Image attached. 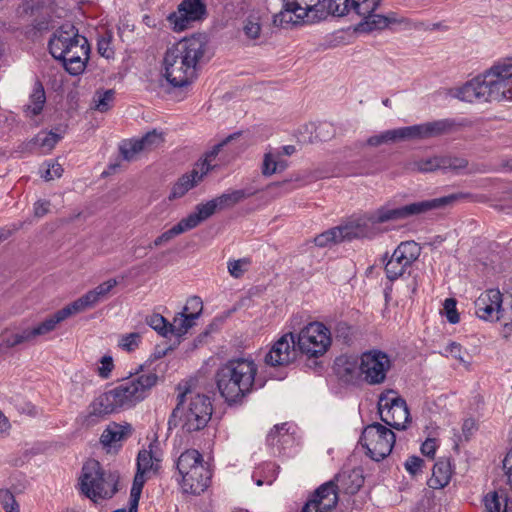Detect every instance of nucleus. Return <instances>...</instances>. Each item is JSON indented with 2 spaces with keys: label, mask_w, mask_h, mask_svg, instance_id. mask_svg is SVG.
Wrapping results in <instances>:
<instances>
[{
  "label": "nucleus",
  "mask_w": 512,
  "mask_h": 512,
  "mask_svg": "<svg viewBox=\"0 0 512 512\" xmlns=\"http://www.w3.org/2000/svg\"><path fill=\"white\" fill-rule=\"evenodd\" d=\"M467 194L455 193L440 198L419 201L392 208L385 205L372 213L366 214L357 220L350 221L345 225L338 226L341 242L356 238L369 237L372 234V225L388 221L405 219L414 215L423 214L427 211L440 209L453 205L459 199L465 198Z\"/></svg>",
  "instance_id": "1"
},
{
  "label": "nucleus",
  "mask_w": 512,
  "mask_h": 512,
  "mask_svg": "<svg viewBox=\"0 0 512 512\" xmlns=\"http://www.w3.org/2000/svg\"><path fill=\"white\" fill-rule=\"evenodd\" d=\"M208 41L205 35L197 34L184 38L168 47L164 59V76L175 87L190 84L197 76L198 67L205 60Z\"/></svg>",
  "instance_id": "2"
},
{
  "label": "nucleus",
  "mask_w": 512,
  "mask_h": 512,
  "mask_svg": "<svg viewBox=\"0 0 512 512\" xmlns=\"http://www.w3.org/2000/svg\"><path fill=\"white\" fill-rule=\"evenodd\" d=\"M457 98L466 102L512 100V65L509 58L495 62L481 75L457 90Z\"/></svg>",
  "instance_id": "3"
},
{
  "label": "nucleus",
  "mask_w": 512,
  "mask_h": 512,
  "mask_svg": "<svg viewBox=\"0 0 512 512\" xmlns=\"http://www.w3.org/2000/svg\"><path fill=\"white\" fill-rule=\"evenodd\" d=\"M155 373L142 374L122 380L114 388L99 395L90 404V416L103 417L122 409H129L143 401L156 385Z\"/></svg>",
  "instance_id": "4"
},
{
  "label": "nucleus",
  "mask_w": 512,
  "mask_h": 512,
  "mask_svg": "<svg viewBox=\"0 0 512 512\" xmlns=\"http://www.w3.org/2000/svg\"><path fill=\"white\" fill-rule=\"evenodd\" d=\"M177 389V404L168 419V429L181 427L187 433L204 429L213 412L210 397L196 392L187 382L179 384Z\"/></svg>",
  "instance_id": "5"
},
{
  "label": "nucleus",
  "mask_w": 512,
  "mask_h": 512,
  "mask_svg": "<svg viewBox=\"0 0 512 512\" xmlns=\"http://www.w3.org/2000/svg\"><path fill=\"white\" fill-rule=\"evenodd\" d=\"M258 366L252 358L238 357L222 364L215 374L217 389L229 404L238 403L255 386Z\"/></svg>",
  "instance_id": "6"
},
{
  "label": "nucleus",
  "mask_w": 512,
  "mask_h": 512,
  "mask_svg": "<svg viewBox=\"0 0 512 512\" xmlns=\"http://www.w3.org/2000/svg\"><path fill=\"white\" fill-rule=\"evenodd\" d=\"M51 55L62 62L71 75L81 74L89 60L90 46L85 36L71 23L61 25L49 40Z\"/></svg>",
  "instance_id": "7"
},
{
  "label": "nucleus",
  "mask_w": 512,
  "mask_h": 512,
  "mask_svg": "<svg viewBox=\"0 0 512 512\" xmlns=\"http://www.w3.org/2000/svg\"><path fill=\"white\" fill-rule=\"evenodd\" d=\"M119 475L106 471L96 460L87 461L82 468L80 488L82 493L97 502L99 499L111 498L117 492Z\"/></svg>",
  "instance_id": "8"
},
{
  "label": "nucleus",
  "mask_w": 512,
  "mask_h": 512,
  "mask_svg": "<svg viewBox=\"0 0 512 512\" xmlns=\"http://www.w3.org/2000/svg\"><path fill=\"white\" fill-rule=\"evenodd\" d=\"M296 344L302 354L318 358L324 355L331 345L330 331L320 322L309 323L296 337Z\"/></svg>",
  "instance_id": "9"
},
{
  "label": "nucleus",
  "mask_w": 512,
  "mask_h": 512,
  "mask_svg": "<svg viewBox=\"0 0 512 512\" xmlns=\"http://www.w3.org/2000/svg\"><path fill=\"white\" fill-rule=\"evenodd\" d=\"M360 442L373 460L380 461L391 453L395 434L382 424L373 423L364 428Z\"/></svg>",
  "instance_id": "10"
},
{
  "label": "nucleus",
  "mask_w": 512,
  "mask_h": 512,
  "mask_svg": "<svg viewBox=\"0 0 512 512\" xmlns=\"http://www.w3.org/2000/svg\"><path fill=\"white\" fill-rule=\"evenodd\" d=\"M381 420L395 429L406 428L409 421V410L406 401L396 392L389 390L381 394L378 403Z\"/></svg>",
  "instance_id": "11"
},
{
  "label": "nucleus",
  "mask_w": 512,
  "mask_h": 512,
  "mask_svg": "<svg viewBox=\"0 0 512 512\" xmlns=\"http://www.w3.org/2000/svg\"><path fill=\"white\" fill-rule=\"evenodd\" d=\"M390 357L383 351L373 349L361 355L359 370L369 385L382 384L391 368Z\"/></svg>",
  "instance_id": "12"
},
{
  "label": "nucleus",
  "mask_w": 512,
  "mask_h": 512,
  "mask_svg": "<svg viewBox=\"0 0 512 512\" xmlns=\"http://www.w3.org/2000/svg\"><path fill=\"white\" fill-rule=\"evenodd\" d=\"M420 253L421 248L416 242L405 241L400 243L385 265L387 278L396 280L401 277L405 270L418 259Z\"/></svg>",
  "instance_id": "13"
},
{
  "label": "nucleus",
  "mask_w": 512,
  "mask_h": 512,
  "mask_svg": "<svg viewBox=\"0 0 512 512\" xmlns=\"http://www.w3.org/2000/svg\"><path fill=\"white\" fill-rule=\"evenodd\" d=\"M453 119H440L422 124L407 126L409 140H425L454 133L463 127Z\"/></svg>",
  "instance_id": "14"
},
{
  "label": "nucleus",
  "mask_w": 512,
  "mask_h": 512,
  "mask_svg": "<svg viewBox=\"0 0 512 512\" xmlns=\"http://www.w3.org/2000/svg\"><path fill=\"white\" fill-rule=\"evenodd\" d=\"M206 16V5L203 0H183L177 9L168 16V21L175 31H184L192 22L200 21Z\"/></svg>",
  "instance_id": "15"
},
{
  "label": "nucleus",
  "mask_w": 512,
  "mask_h": 512,
  "mask_svg": "<svg viewBox=\"0 0 512 512\" xmlns=\"http://www.w3.org/2000/svg\"><path fill=\"white\" fill-rule=\"evenodd\" d=\"M296 337L293 333L281 336L265 356V363L269 366H286L296 360Z\"/></svg>",
  "instance_id": "16"
},
{
  "label": "nucleus",
  "mask_w": 512,
  "mask_h": 512,
  "mask_svg": "<svg viewBox=\"0 0 512 512\" xmlns=\"http://www.w3.org/2000/svg\"><path fill=\"white\" fill-rule=\"evenodd\" d=\"M338 490L334 481H328L321 485L312 499H310L302 508L301 512H329L338 502Z\"/></svg>",
  "instance_id": "17"
},
{
  "label": "nucleus",
  "mask_w": 512,
  "mask_h": 512,
  "mask_svg": "<svg viewBox=\"0 0 512 512\" xmlns=\"http://www.w3.org/2000/svg\"><path fill=\"white\" fill-rule=\"evenodd\" d=\"M118 283L117 279L111 278L99 284L94 289L89 290L84 295L70 303L71 308L76 314L94 308L98 303L108 299L110 292L118 285Z\"/></svg>",
  "instance_id": "18"
},
{
  "label": "nucleus",
  "mask_w": 512,
  "mask_h": 512,
  "mask_svg": "<svg viewBox=\"0 0 512 512\" xmlns=\"http://www.w3.org/2000/svg\"><path fill=\"white\" fill-rule=\"evenodd\" d=\"M501 293L497 289H489L475 301L476 315L483 320L499 321Z\"/></svg>",
  "instance_id": "19"
},
{
  "label": "nucleus",
  "mask_w": 512,
  "mask_h": 512,
  "mask_svg": "<svg viewBox=\"0 0 512 512\" xmlns=\"http://www.w3.org/2000/svg\"><path fill=\"white\" fill-rule=\"evenodd\" d=\"M178 479L183 492L191 494H200L209 485L211 472L206 465H198L194 470L187 474L179 475Z\"/></svg>",
  "instance_id": "20"
},
{
  "label": "nucleus",
  "mask_w": 512,
  "mask_h": 512,
  "mask_svg": "<svg viewBox=\"0 0 512 512\" xmlns=\"http://www.w3.org/2000/svg\"><path fill=\"white\" fill-rule=\"evenodd\" d=\"M74 314H76L75 311H73L71 305L68 304L62 309L56 311L54 314L49 315L37 325L28 327L33 341H35L38 337L45 336L53 332L61 322Z\"/></svg>",
  "instance_id": "21"
},
{
  "label": "nucleus",
  "mask_w": 512,
  "mask_h": 512,
  "mask_svg": "<svg viewBox=\"0 0 512 512\" xmlns=\"http://www.w3.org/2000/svg\"><path fill=\"white\" fill-rule=\"evenodd\" d=\"M133 432L131 424L111 422L104 429L100 437V443L104 447L116 448L127 440Z\"/></svg>",
  "instance_id": "22"
},
{
  "label": "nucleus",
  "mask_w": 512,
  "mask_h": 512,
  "mask_svg": "<svg viewBox=\"0 0 512 512\" xmlns=\"http://www.w3.org/2000/svg\"><path fill=\"white\" fill-rule=\"evenodd\" d=\"M363 20L358 24L357 30L361 32H371L374 30H383L392 24H400L404 20L399 19L395 13L387 15L374 14V12L362 17Z\"/></svg>",
  "instance_id": "23"
},
{
  "label": "nucleus",
  "mask_w": 512,
  "mask_h": 512,
  "mask_svg": "<svg viewBox=\"0 0 512 512\" xmlns=\"http://www.w3.org/2000/svg\"><path fill=\"white\" fill-rule=\"evenodd\" d=\"M334 485L339 492L356 493L364 483L360 470H344L335 475Z\"/></svg>",
  "instance_id": "24"
},
{
  "label": "nucleus",
  "mask_w": 512,
  "mask_h": 512,
  "mask_svg": "<svg viewBox=\"0 0 512 512\" xmlns=\"http://www.w3.org/2000/svg\"><path fill=\"white\" fill-rule=\"evenodd\" d=\"M218 209L219 207L215 199H212L206 203L198 204L195 208V211L190 213L187 217L181 219V221L189 231L197 227L201 222L211 217Z\"/></svg>",
  "instance_id": "25"
},
{
  "label": "nucleus",
  "mask_w": 512,
  "mask_h": 512,
  "mask_svg": "<svg viewBox=\"0 0 512 512\" xmlns=\"http://www.w3.org/2000/svg\"><path fill=\"white\" fill-rule=\"evenodd\" d=\"M218 209L219 207L215 199H212L206 203L198 204L195 208V211L190 213L187 217L181 219V221L189 231L197 227L201 222L211 217Z\"/></svg>",
  "instance_id": "26"
},
{
  "label": "nucleus",
  "mask_w": 512,
  "mask_h": 512,
  "mask_svg": "<svg viewBox=\"0 0 512 512\" xmlns=\"http://www.w3.org/2000/svg\"><path fill=\"white\" fill-rule=\"evenodd\" d=\"M451 475L452 468L450 460L448 458H441L434 464L429 486L433 489L443 488L449 483Z\"/></svg>",
  "instance_id": "27"
},
{
  "label": "nucleus",
  "mask_w": 512,
  "mask_h": 512,
  "mask_svg": "<svg viewBox=\"0 0 512 512\" xmlns=\"http://www.w3.org/2000/svg\"><path fill=\"white\" fill-rule=\"evenodd\" d=\"M403 140H409L407 126L386 130L380 134L373 135L367 139L366 143L368 146L377 147L383 144H391Z\"/></svg>",
  "instance_id": "28"
},
{
  "label": "nucleus",
  "mask_w": 512,
  "mask_h": 512,
  "mask_svg": "<svg viewBox=\"0 0 512 512\" xmlns=\"http://www.w3.org/2000/svg\"><path fill=\"white\" fill-rule=\"evenodd\" d=\"M34 342L29 328H24L19 332L5 330L0 334V350L2 348H12L23 343Z\"/></svg>",
  "instance_id": "29"
},
{
  "label": "nucleus",
  "mask_w": 512,
  "mask_h": 512,
  "mask_svg": "<svg viewBox=\"0 0 512 512\" xmlns=\"http://www.w3.org/2000/svg\"><path fill=\"white\" fill-rule=\"evenodd\" d=\"M198 465H205L202 455L195 449H188L178 457L176 467L179 475L187 474Z\"/></svg>",
  "instance_id": "30"
},
{
  "label": "nucleus",
  "mask_w": 512,
  "mask_h": 512,
  "mask_svg": "<svg viewBox=\"0 0 512 512\" xmlns=\"http://www.w3.org/2000/svg\"><path fill=\"white\" fill-rule=\"evenodd\" d=\"M45 91L41 83L37 82L34 86L33 92L29 98V104L25 107V112L27 116H36L38 115L44 107L45 104Z\"/></svg>",
  "instance_id": "31"
},
{
  "label": "nucleus",
  "mask_w": 512,
  "mask_h": 512,
  "mask_svg": "<svg viewBox=\"0 0 512 512\" xmlns=\"http://www.w3.org/2000/svg\"><path fill=\"white\" fill-rule=\"evenodd\" d=\"M323 5V19L328 15L344 16L351 12L350 0H321Z\"/></svg>",
  "instance_id": "32"
},
{
  "label": "nucleus",
  "mask_w": 512,
  "mask_h": 512,
  "mask_svg": "<svg viewBox=\"0 0 512 512\" xmlns=\"http://www.w3.org/2000/svg\"><path fill=\"white\" fill-rule=\"evenodd\" d=\"M195 321L196 318L182 311L174 317L173 323L169 325L170 333L180 337L195 325Z\"/></svg>",
  "instance_id": "33"
},
{
  "label": "nucleus",
  "mask_w": 512,
  "mask_h": 512,
  "mask_svg": "<svg viewBox=\"0 0 512 512\" xmlns=\"http://www.w3.org/2000/svg\"><path fill=\"white\" fill-rule=\"evenodd\" d=\"M198 175L196 171H191L188 174L183 175L179 180L174 184L171 192L172 198H180L185 195L190 189L195 187L199 181L197 180Z\"/></svg>",
  "instance_id": "34"
},
{
  "label": "nucleus",
  "mask_w": 512,
  "mask_h": 512,
  "mask_svg": "<svg viewBox=\"0 0 512 512\" xmlns=\"http://www.w3.org/2000/svg\"><path fill=\"white\" fill-rule=\"evenodd\" d=\"M145 474L146 473L137 470V473L134 477L130 493L129 512H137V507L141 496L142 488L146 481Z\"/></svg>",
  "instance_id": "35"
},
{
  "label": "nucleus",
  "mask_w": 512,
  "mask_h": 512,
  "mask_svg": "<svg viewBox=\"0 0 512 512\" xmlns=\"http://www.w3.org/2000/svg\"><path fill=\"white\" fill-rule=\"evenodd\" d=\"M484 512H507V499L497 492L488 493L484 498Z\"/></svg>",
  "instance_id": "36"
},
{
  "label": "nucleus",
  "mask_w": 512,
  "mask_h": 512,
  "mask_svg": "<svg viewBox=\"0 0 512 512\" xmlns=\"http://www.w3.org/2000/svg\"><path fill=\"white\" fill-rule=\"evenodd\" d=\"M248 196L249 194H247L245 190L241 189L224 193L214 199L219 207V210H222L234 206Z\"/></svg>",
  "instance_id": "37"
},
{
  "label": "nucleus",
  "mask_w": 512,
  "mask_h": 512,
  "mask_svg": "<svg viewBox=\"0 0 512 512\" xmlns=\"http://www.w3.org/2000/svg\"><path fill=\"white\" fill-rule=\"evenodd\" d=\"M188 231L184 226L183 222L180 220L176 225H174L169 230L163 232L160 236H158L151 244H149L148 248L153 249L155 247H159L163 244L170 242L174 237Z\"/></svg>",
  "instance_id": "38"
},
{
  "label": "nucleus",
  "mask_w": 512,
  "mask_h": 512,
  "mask_svg": "<svg viewBox=\"0 0 512 512\" xmlns=\"http://www.w3.org/2000/svg\"><path fill=\"white\" fill-rule=\"evenodd\" d=\"M351 12L360 17L367 16L374 12L380 5L381 0H350Z\"/></svg>",
  "instance_id": "39"
},
{
  "label": "nucleus",
  "mask_w": 512,
  "mask_h": 512,
  "mask_svg": "<svg viewBox=\"0 0 512 512\" xmlns=\"http://www.w3.org/2000/svg\"><path fill=\"white\" fill-rule=\"evenodd\" d=\"M468 167V160L462 157L444 155L440 156V170L459 172Z\"/></svg>",
  "instance_id": "40"
},
{
  "label": "nucleus",
  "mask_w": 512,
  "mask_h": 512,
  "mask_svg": "<svg viewBox=\"0 0 512 512\" xmlns=\"http://www.w3.org/2000/svg\"><path fill=\"white\" fill-rule=\"evenodd\" d=\"M61 139V135L50 132H40L33 139V143L44 151H51L58 141Z\"/></svg>",
  "instance_id": "41"
},
{
  "label": "nucleus",
  "mask_w": 512,
  "mask_h": 512,
  "mask_svg": "<svg viewBox=\"0 0 512 512\" xmlns=\"http://www.w3.org/2000/svg\"><path fill=\"white\" fill-rule=\"evenodd\" d=\"M115 92L112 89L98 91L93 97L94 108L100 112H106L110 109L114 100Z\"/></svg>",
  "instance_id": "42"
},
{
  "label": "nucleus",
  "mask_w": 512,
  "mask_h": 512,
  "mask_svg": "<svg viewBox=\"0 0 512 512\" xmlns=\"http://www.w3.org/2000/svg\"><path fill=\"white\" fill-rule=\"evenodd\" d=\"M499 321H502L505 327H512V293L504 296L501 294Z\"/></svg>",
  "instance_id": "43"
},
{
  "label": "nucleus",
  "mask_w": 512,
  "mask_h": 512,
  "mask_svg": "<svg viewBox=\"0 0 512 512\" xmlns=\"http://www.w3.org/2000/svg\"><path fill=\"white\" fill-rule=\"evenodd\" d=\"M337 373L341 378H344L346 381H350L353 379L356 364L353 361H350L347 357H339L336 360Z\"/></svg>",
  "instance_id": "44"
},
{
  "label": "nucleus",
  "mask_w": 512,
  "mask_h": 512,
  "mask_svg": "<svg viewBox=\"0 0 512 512\" xmlns=\"http://www.w3.org/2000/svg\"><path fill=\"white\" fill-rule=\"evenodd\" d=\"M411 169L418 172H433L440 170V156L420 159L412 163Z\"/></svg>",
  "instance_id": "45"
},
{
  "label": "nucleus",
  "mask_w": 512,
  "mask_h": 512,
  "mask_svg": "<svg viewBox=\"0 0 512 512\" xmlns=\"http://www.w3.org/2000/svg\"><path fill=\"white\" fill-rule=\"evenodd\" d=\"M120 151L123 158L127 161H132L135 159L136 155L142 151H145L140 139L130 140L124 142L120 146Z\"/></svg>",
  "instance_id": "46"
},
{
  "label": "nucleus",
  "mask_w": 512,
  "mask_h": 512,
  "mask_svg": "<svg viewBox=\"0 0 512 512\" xmlns=\"http://www.w3.org/2000/svg\"><path fill=\"white\" fill-rule=\"evenodd\" d=\"M142 146L145 151H150L163 144L164 134L156 129L149 131L142 138H140Z\"/></svg>",
  "instance_id": "47"
},
{
  "label": "nucleus",
  "mask_w": 512,
  "mask_h": 512,
  "mask_svg": "<svg viewBox=\"0 0 512 512\" xmlns=\"http://www.w3.org/2000/svg\"><path fill=\"white\" fill-rule=\"evenodd\" d=\"M339 242H341V239L338 227L329 229L314 238L315 245L319 247H326Z\"/></svg>",
  "instance_id": "48"
},
{
  "label": "nucleus",
  "mask_w": 512,
  "mask_h": 512,
  "mask_svg": "<svg viewBox=\"0 0 512 512\" xmlns=\"http://www.w3.org/2000/svg\"><path fill=\"white\" fill-rule=\"evenodd\" d=\"M140 342L141 334L138 332H132L122 335L118 341V346L127 352H132L139 347Z\"/></svg>",
  "instance_id": "49"
},
{
  "label": "nucleus",
  "mask_w": 512,
  "mask_h": 512,
  "mask_svg": "<svg viewBox=\"0 0 512 512\" xmlns=\"http://www.w3.org/2000/svg\"><path fill=\"white\" fill-rule=\"evenodd\" d=\"M148 325L162 336L170 333V323L160 314H153L147 319Z\"/></svg>",
  "instance_id": "50"
},
{
  "label": "nucleus",
  "mask_w": 512,
  "mask_h": 512,
  "mask_svg": "<svg viewBox=\"0 0 512 512\" xmlns=\"http://www.w3.org/2000/svg\"><path fill=\"white\" fill-rule=\"evenodd\" d=\"M157 461L151 451L141 450L137 457V470L147 473L154 468V462Z\"/></svg>",
  "instance_id": "51"
},
{
  "label": "nucleus",
  "mask_w": 512,
  "mask_h": 512,
  "mask_svg": "<svg viewBox=\"0 0 512 512\" xmlns=\"http://www.w3.org/2000/svg\"><path fill=\"white\" fill-rule=\"evenodd\" d=\"M250 260L242 258L238 260H231L228 262V271L234 278H240L248 270Z\"/></svg>",
  "instance_id": "52"
},
{
  "label": "nucleus",
  "mask_w": 512,
  "mask_h": 512,
  "mask_svg": "<svg viewBox=\"0 0 512 512\" xmlns=\"http://www.w3.org/2000/svg\"><path fill=\"white\" fill-rule=\"evenodd\" d=\"M261 173L265 177H270L277 173L276 154L272 152H266L264 154L261 165Z\"/></svg>",
  "instance_id": "53"
},
{
  "label": "nucleus",
  "mask_w": 512,
  "mask_h": 512,
  "mask_svg": "<svg viewBox=\"0 0 512 512\" xmlns=\"http://www.w3.org/2000/svg\"><path fill=\"white\" fill-rule=\"evenodd\" d=\"M111 38L112 36L110 33H105L98 39L97 43L98 53L106 59H110L114 56V50L111 47Z\"/></svg>",
  "instance_id": "54"
},
{
  "label": "nucleus",
  "mask_w": 512,
  "mask_h": 512,
  "mask_svg": "<svg viewBox=\"0 0 512 512\" xmlns=\"http://www.w3.org/2000/svg\"><path fill=\"white\" fill-rule=\"evenodd\" d=\"M0 502L5 512H19V505L10 491L0 490Z\"/></svg>",
  "instance_id": "55"
},
{
  "label": "nucleus",
  "mask_w": 512,
  "mask_h": 512,
  "mask_svg": "<svg viewBox=\"0 0 512 512\" xmlns=\"http://www.w3.org/2000/svg\"><path fill=\"white\" fill-rule=\"evenodd\" d=\"M202 310H203V302H202L201 298L197 297V296L190 297L187 300L185 307L183 308V312L190 314L191 316H193L196 319H198Z\"/></svg>",
  "instance_id": "56"
},
{
  "label": "nucleus",
  "mask_w": 512,
  "mask_h": 512,
  "mask_svg": "<svg viewBox=\"0 0 512 512\" xmlns=\"http://www.w3.org/2000/svg\"><path fill=\"white\" fill-rule=\"evenodd\" d=\"M456 304H457V302L454 298H447L444 301V312H445L447 320L451 324H456L460 320L459 314L456 309Z\"/></svg>",
  "instance_id": "57"
},
{
  "label": "nucleus",
  "mask_w": 512,
  "mask_h": 512,
  "mask_svg": "<svg viewBox=\"0 0 512 512\" xmlns=\"http://www.w3.org/2000/svg\"><path fill=\"white\" fill-rule=\"evenodd\" d=\"M288 429L286 428V424L282 423L280 425H275L273 429L267 435V442L269 445L274 446L278 442H280V438L285 437Z\"/></svg>",
  "instance_id": "58"
},
{
  "label": "nucleus",
  "mask_w": 512,
  "mask_h": 512,
  "mask_svg": "<svg viewBox=\"0 0 512 512\" xmlns=\"http://www.w3.org/2000/svg\"><path fill=\"white\" fill-rule=\"evenodd\" d=\"M243 30L247 37L256 39L260 34L261 26L256 18H248L244 24Z\"/></svg>",
  "instance_id": "59"
},
{
  "label": "nucleus",
  "mask_w": 512,
  "mask_h": 512,
  "mask_svg": "<svg viewBox=\"0 0 512 512\" xmlns=\"http://www.w3.org/2000/svg\"><path fill=\"white\" fill-rule=\"evenodd\" d=\"M101 366L98 368L100 377L107 379L114 368L113 359L111 356L105 355L101 358Z\"/></svg>",
  "instance_id": "60"
},
{
  "label": "nucleus",
  "mask_w": 512,
  "mask_h": 512,
  "mask_svg": "<svg viewBox=\"0 0 512 512\" xmlns=\"http://www.w3.org/2000/svg\"><path fill=\"white\" fill-rule=\"evenodd\" d=\"M63 173V168L58 163H50L48 164V168L45 171V174L43 175L44 179L46 181L53 180L55 178H59Z\"/></svg>",
  "instance_id": "61"
},
{
  "label": "nucleus",
  "mask_w": 512,
  "mask_h": 512,
  "mask_svg": "<svg viewBox=\"0 0 512 512\" xmlns=\"http://www.w3.org/2000/svg\"><path fill=\"white\" fill-rule=\"evenodd\" d=\"M455 359L459 360L466 368L469 366V362L464 359L462 347L460 344L452 342L447 346L446 349Z\"/></svg>",
  "instance_id": "62"
},
{
  "label": "nucleus",
  "mask_w": 512,
  "mask_h": 512,
  "mask_svg": "<svg viewBox=\"0 0 512 512\" xmlns=\"http://www.w3.org/2000/svg\"><path fill=\"white\" fill-rule=\"evenodd\" d=\"M213 168L211 161H209L207 158H204L202 161L196 164L195 168L192 171H196L198 178L197 180L199 182L202 181L205 175Z\"/></svg>",
  "instance_id": "63"
},
{
  "label": "nucleus",
  "mask_w": 512,
  "mask_h": 512,
  "mask_svg": "<svg viewBox=\"0 0 512 512\" xmlns=\"http://www.w3.org/2000/svg\"><path fill=\"white\" fill-rule=\"evenodd\" d=\"M422 464L423 460L421 458L410 456L405 462V468L410 474L415 475L420 471Z\"/></svg>",
  "instance_id": "64"
}]
</instances>
